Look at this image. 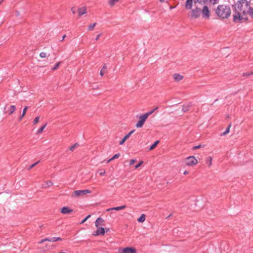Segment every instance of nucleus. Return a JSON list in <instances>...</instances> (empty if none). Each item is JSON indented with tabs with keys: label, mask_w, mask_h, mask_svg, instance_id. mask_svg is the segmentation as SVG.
<instances>
[{
	"label": "nucleus",
	"mask_w": 253,
	"mask_h": 253,
	"mask_svg": "<svg viewBox=\"0 0 253 253\" xmlns=\"http://www.w3.org/2000/svg\"><path fill=\"white\" fill-rule=\"evenodd\" d=\"M253 0H241L234 5L233 21L238 22L243 19H247L251 8Z\"/></svg>",
	"instance_id": "obj_1"
},
{
	"label": "nucleus",
	"mask_w": 253,
	"mask_h": 253,
	"mask_svg": "<svg viewBox=\"0 0 253 253\" xmlns=\"http://www.w3.org/2000/svg\"><path fill=\"white\" fill-rule=\"evenodd\" d=\"M216 13L222 18H227L230 15L231 10L227 6L219 5L216 10Z\"/></svg>",
	"instance_id": "obj_2"
},
{
	"label": "nucleus",
	"mask_w": 253,
	"mask_h": 253,
	"mask_svg": "<svg viewBox=\"0 0 253 253\" xmlns=\"http://www.w3.org/2000/svg\"><path fill=\"white\" fill-rule=\"evenodd\" d=\"M185 164L187 166H194L198 164V160L195 156H189L185 159Z\"/></svg>",
	"instance_id": "obj_3"
},
{
	"label": "nucleus",
	"mask_w": 253,
	"mask_h": 253,
	"mask_svg": "<svg viewBox=\"0 0 253 253\" xmlns=\"http://www.w3.org/2000/svg\"><path fill=\"white\" fill-rule=\"evenodd\" d=\"M201 13V9L200 8L196 7L190 11L189 17L190 19H197L200 16Z\"/></svg>",
	"instance_id": "obj_4"
},
{
	"label": "nucleus",
	"mask_w": 253,
	"mask_h": 253,
	"mask_svg": "<svg viewBox=\"0 0 253 253\" xmlns=\"http://www.w3.org/2000/svg\"><path fill=\"white\" fill-rule=\"evenodd\" d=\"M90 193L91 191L89 190H76L74 191L72 193V197L74 198H77Z\"/></svg>",
	"instance_id": "obj_5"
},
{
	"label": "nucleus",
	"mask_w": 253,
	"mask_h": 253,
	"mask_svg": "<svg viewBox=\"0 0 253 253\" xmlns=\"http://www.w3.org/2000/svg\"><path fill=\"white\" fill-rule=\"evenodd\" d=\"M148 117L147 115L145 113L140 115L139 117L138 121L135 125V126L137 128L142 127Z\"/></svg>",
	"instance_id": "obj_6"
},
{
	"label": "nucleus",
	"mask_w": 253,
	"mask_h": 253,
	"mask_svg": "<svg viewBox=\"0 0 253 253\" xmlns=\"http://www.w3.org/2000/svg\"><path fill=\"white\" fill-rule=\"evenodd\" d=\"M15 106L6 104L4 108V110L5 111L4 113L5 114L10 115L15 112Z\"/></svg>",
	"instance_id": "obj_7"
},
{
	"label": "nucleus",
	"mask_w": 253,
	"mask_h": 253,
	"mask_svg": "<svg viewBox=\"0 0 253 253\" xmlns=\"http://www.w3.org/2000/svg\"><path fill=\"white\" fill-rule=\"evenodd\" d=\"M119 253H136V250L134 248L127 247L119 250Z\"/></svg>",
	"instance_id": "obj_8"
},
{
	"label": "nucleus",
	"mask_w": 253,
	"mask_h": 253,
	"mask_svg": "<svg viewBox=\"0 0 253 253\" xmlns=\"http://www.w3.org/2000/svg\"><path fill=\"white\" fill-rule=\"evenodd\" d=\"M62 239L60 237H52V238H46L41 240L39 244H42L45 241H49L51 242H55L58 241H61Z\"/></svg>",
	"instance_id": "obj_9"
},
{
	"label": "nucleus",
	"mask_w": 253,
	"mask_h": 253,
	"mask_svg": "<svg viewBox=\"0 0 253 253\" xmlns=\"http://www.w3.org/2000/svg\"><path fill=\"white\" fill-rule=\"evenodd\" d=\"M203 17L209 19L210 17V12L207 6H204L202 11Z\"/></svg>",
	"instance_id": "obj_10"
},
{
	"label": "nucleus",
	"mask_w": 253,
	"mask_h": 253,
	"mask_svg": "<svg viewBox=\"0 0 253 253\" xmlns=\"http://www.w3.org/2000/svg\"><path fill=\"white\" fill-rule=\"evenodd\" d=\"M97 229L96 231H95L93 235L94 236H97L100 235H103L105 234V229L103 227H96Z\"/></svg>",
	"instance_id": "obj_11"
},
{
	"label": "nucleus",
	"mask_w": 253,
	"mask_h": 253,
	"mask_svg": "<svg viewBox=\"0 0 253 253\" xmlns=\"http://www.w3.org/2000/svg\"><path fill=\"white\" fill-rule=\"evenodd\" d=\"M135 131V130H131L128 134H127L123 138V139L120 141V142H119V144L122 145H123L125 142L128 139L130 135Z\"/></svg>",
	"instance_id": "obj_12"
},
{
	"label": "nucleus",
	"mask_w": 253,
	"mask_h": 253,
	"mask_svg": "<svg viewBox=\"0 0 253 253\" xmlns=\"http://www.w3.org/2000/svg\"><path fill=\"white\" fill-rule=\"evenodd\" d=\"M79 15L81 16L87 13V8L85 6L79 7L78 10Z\"/></svg>",
	"instance_id": "obj_13"
},
{
	"label": "nucleus",
	"mask_w": 253,
	"mask_h": 253,
	"mask_svg": "<svg viewBox=\"0 0 253 253\" xmlns=\"http://www.w3.org/2000/svg\"><path fill=\"white\" fill-rule=\"evenodd\" d=\"M104 220L103 218L101 217H98L97 218L95 222V225L96 227H98L101 225H104Z\"/></svg>",
	"instance_id": "obj_14"
},
{
	"label": "nucleus",
	"mask_w": 253,
	"mask_h": 253,
	"mask_svg": "<svg viewBox=\"0 0 253 253\" xmlns=\"http://www.w3.org/2000/svg\"><path fill=\"white\" fill-rule=\"evenodd\" d=\"M193 0H186L185 3V7L186 9H191L193 6Z\"/></svg>",
	"instance_id": "obj_15"
},
{
	"label": "nucleus",
	"mask_w": 253,
	"mask_h": 253,
	"mask_svg": "<svg viewBox=\"0 0 253 253\" xmlns=\"http://www.w3.org/2000/svg\"><path fill=\"white\" fill-rule=\"evenodd\" d=\"M173 77L174 81L176 82H179L183 78V77L179 74H174Z\"/></svg>",
	"instance_id": "obj_16"
},
{
	"label": "nucleus",
	"mask_w": 253,
	"mask_h": 253,
	"mask_svg": "<svg viewBox=\"0 0 253 253\" xmlns=\"http://www.w3.org/2000/svg\"><path fill=\"white\" fill-rule=\"evenodd\" d=\"M126 208V205H123V206H120V207H114V208H110V209H108L106 210V211H111V210H115V211H120V210H123L124 209H125Z\"/></svg>",
	"instance_id": "obj_17"
},
{
	"label": "nucleus",
	"mask_w": 253,
	"mask_h": 253,
	"mask_svg": "<svg viewBox=\"0 0 253 253\" xmlns=\"http://www.w3.org/2000/svg\"><path fill=\"white\" fill-rule=\"evenodd\" d=\"M72 211L69 208L64 207L61 209V212L63 214H68L70 213Z\"/></svg>",
	"instance_id": "obj_18"
},
{
	"label": "nucleus",
	"mask_w": 253,
	"mask_h": 253,
	"mask_svg": "<svg viewBox=\"0 0 253 253\" xmlns=\"http://www.w3.org/2000/svg\"><path fill=\"white\" fill-rule=\"evenodd\" d=\"M206 164L209 167H211L212 165V159L211 157H208L205 159Z\"/></svg>",
	"instance_id": "obj_19"
},
{
	"label": "nucleus",
	"mask_w": 253,
	"mask_h": 253,
	"mask_svg": "<svg viewBox=\"0 0 253 253\" xmlns=\"http://www.w3.org/2000/svg\"><path fill=\"white\" fill-rule=\"evenodd\" d=\"M28 109V106H26V107H24V108L23 110L22 115H21V116L19 118V121H20L22 119V118L25 115V114L26 113V111H27Z\"/></svg>",
	"instance_id": "obj_20"
},
{
	"label": "nucleus",
	"mask_w": 253,
	"mask_h": 253,
	"mask_svg": "<svg viewBox=\"0 0 253 253\" xmlns=\"http://www.w3.org/2000/svg\"><path fill=\"white\" fill-rule=\"evenodd\" d=\"M120 154L119 153L115 154L113 157H112L111 158H110V159L107 160L106 162V163L108 164L109 162H110L111 161H112V160H113L115 159L118 158L120 157Z\"/></svg>",
	"instance_id": "obj_21"
},
{
	"label": "nucleus",
	"mask_w": 253,
	"mask_h": 253,
	"mask_svg": "<svg viewBox=\"0 0 253 253\" xmlns=\"http://www.w3.org/2000/svg\"><path fill=\"white\" fill-rule=\"evenodd\" d=\"M145 220V215L144 214H141V215L138 218L137 220L139 222H143Z\"/></svg>",
	"instance_id": "obj_22"
},
{
	"label": "nucleus",
	"mask_w": 253,
	"mask_h": 253,
	"mask_svg": "<svg viewBox=\"0 0 253 253\" xmlns=\"http://www.w3.org/2000/svg\"><path fill=\"white\" fill-rule=\"evenodd\" d=\"M96 25V23H94L92 24H90L88 25V30L89 31H92L95 27V26Z\"/></svg>",
	"instance_id": "obj_23"
},
{
	"label": "nucleus",
	"mask_w": 253,
	"mask_h": 253,
	"mask_svg": "<svg viewBox=\"0 0 253 253\" xmlns=\"http://www.w3.org/2000/svg\"><path fill=\"white\" fill-rule=\"evenodd\" d=\"M159 143V141H155L154 144H153L149 148V150H153L156 146L158 145V144Z\"/></svg>",
	"instance_id": "obj_24"
},
{
	"label": "nucleus",
	"mask_w": 253,
	"mask_h": 253,
	"mask_svg": "<svg viewBox=\"0 0 253 253\" xmlns=\"http://www.w3.org/2000/svg\"><path fill=\"white\" fill-rule=\"evenodd\" d=\"M79 146L78 143H75V144L71 146L69 149L71 151L73 152L74 150Z\"/></svg>",
	"instance_id": "obj_25"
},
{
	"label": "nucleus",
	"mask_w": 253,
	"mask_h": 253,
	"mask_svg": "<svg viewBox=\"0 0 253 253\" xmlns=\"http://www.w3.org/2000/svg\"><path fill=\"white\" fill-rule=\"evenodd\" d=\"M106 67L105 66H104L103 68L101 69L100 72V75L101 76H103L104 74H105L106 70Z\"/></svg>",
	"instance_id": "obj_26"
},
{
	"label": "nucleus",
	"mask_w": 253,
	"mask_h": 253,
	"mask_svg": "<svg viewBox=\"0 0 253 253\" xmlns=\"http://www.w3.org/2000/svg\"><path fill=\"white\" fill-rule=\"evenodd\" d=\"M46 124H45L43 126H42L41 128H40L37 131V133L40 134V133H42L43 131V129L46 127Z\"/></svg>",
	"instance_id": "obj_27"
},
{
	"label": "nucleus",
	"mask_w": 253,
	"mask_h": 253,
	"mask_svg": "<svg viewBox=\"0 0 253 253\" xmlns=\"http://www.w3.org/2000/svg\"><path fill=\"white\" fill-rule=\"evenodd\" d=\"M119 0H110L109 1V4L110 6H113L117 2H118Z\"/></svg>",
	"instance_id": "obj_28"
},
{
	"label": "nucleus",
	"mask_w": 253,
	"mask_h": 253,
	"mask_svg": "<svg viewBox=\"0 0 253 253\" xmlns=\"http://www.w3.org/2000/svg\"><path fill=\"white\" fill-rule=\"evenodd\" d=\"M158 107H157L155 108L154 109H153L152 110H151L149 112H148L146 113L145 114L147 115L148 117H149L151 114H152V113H154L156 110H157L158 109Z\"/></svg>",
	"instance_id": "obj_29"
},
{
	"label": "nucleus",
	"mask_w": 253,
	"mask_h": 253,
	"mask_svg": "<svg viewBox=\"0 0 253 253\" xmlns=\"http://www.w3.org/2000/svg\"><path fill=\"white\" fill-rule=\"evenodd\" d=\"M53 185V183L51 181H48L45 182V184L44 186H43L44 187H48Z\"/></svg>",
	"instance_id": "obj_30"
},
{
	"label": "nucleus",
	"mask_w": 253,
	"mask_h": 253,
	"mask_svg": "<svg viewBox=\"0 0 253 253\" xmlns=\"http://www.w3.org/2000/svg\"><path fill=\"white\" fill-rule=\"evenodd\" d=\"M47 56H49V54H48V55L45 52H42L40 53V56L41 57V58H45Z\"/></svg>",
	"instance_id": "obj_31"
},
{
	"label": "nucleus",
	"mask_w": 253,
	"mask_h": 253,
	"mask_svg": "<svg viewBox=\"0 0 253 253\" xmlns=\"http://www.w3.org/2000/svg\"><path fill=\"white\" fill-rule=\"evenodd\" d=\"M230 127H231V124L229 125V126L227 128L226 130L221 134V135H225L227 134V133H228L229 132Z\"/></svg>",
	"instance_id": "obj_32"
},
{
	"label": "nucleus",
	"mask_w": 253,
	"mask_h": 253,
	"mask_svg": "<svg viewBox=\"0 0 253 253\" xmlns=\"http://www.w3.org/2000/svg\"><path fill=\"white\" fill-rule=\"evenodd\" d=\"M248 15H250L252 18H253V2H252L251 8H250V12L249 13Z\"/></svg>",
	"instance_id": "obj_33"
},
{
	"label": "nucleus",
	"mask_w": 253,
	"mask_h": 253,
	"mask_svg": "<svg viewBox=\"0 0 253 253\" xmlns=\"http://www.w3.org/2000/svg\"><path fill=\"white\" fill-rule=\"evenodd\" d=\"M61 64V62H57L52 68V70H55L57 69Z\"/></svg>",
	"instance_id": "obj_34"
},
{
	"label": "nucleus",
	"mask_w": 253,
	"mask_h": 253,
	"mask_svg": "<svg viewBox=\"0 0 253 253\" xmlns=\"http://www.w3.org/2000/svg\"><path fill=\"white\" fill-rule=\"evenodd\" d=\"M190 106L189 105H187L186 106H184L183 107L182 110L184 112H186L189 110V108Z\"/></svg>",
	"instance_id": "obj_35"
},
{
	"label": "nucleus",
	"mask_w": 253,
	"mask_h": 253,
	"mask_svg": "<svg viewBox=\"0 0 253 253\" xmlns=\"http://www.w3.org/2000/svg\"><path fill=\"white\" fill-rule=\"evenodd\" d=\"M39 119H40V117H36V118L34 119V121H33V123H34V125H35V124H36L37 123H38L39 122Z\"/></svg>",
	"instance_id": "obj_36"
},
{
	"label": "nucleus",
	"mask_w": 253,
	"mask_h": 253,
	"mask_svg": "<svg viewBox=\"0 0 253 253\" xmlns=\"http://www.w3.org/2000/svg\"><path fill=\"white\" fill-rule=\"evenodd\" d=\"M90 217V215H87L84 219H83L82 222H81V224H83L84 222H85L89 217Z\"/></svg>",
	"instance_id": "obj_37"
},
{
	"label": "nucleus",
	"mask_w": 253,
	"mask_h": 253,
	"mask_svg": "<svg viewBox=\"0 0 253 253\" xmlns=\"http://www.w3.org/2000/svg\"><path fill=\"white\" fill-rule=\"evenodd\" d=\"M209 0H196V1L199 3H204L209 1Z\"/></svg>",
	"instance_id": "obj_38"
},
{
	"label": "nucleus",
	"mask_w": 253,
	"mask_h": 253,
	"mask_svg": "<svg viewBox=\"0 0 253 253\" xmlns=\"http://www.w3.org/2000/svg\"><path fill=\"white\" fill-rule=\"evenodd\" d=\"M143 161L140 162L137 165H136L135 166V169H138L139 167H140L141 166V165L143 164Z\"/></svg>",
	"instance_id": "obj_39"
},
{
	"label": "nucleus",
	"mask_w": 253,
	"mask_h": 253,
	"mask_svg": "<svg viewBox=\"0 0 253 253\" xmlns=\"http://www.w3.org/2000/svg\"><path fill=\"white\" fill-rule=\"evenodd\" d=\"M136 162V159H132L130 160V163H129V165H132L133 164H134L135 162Z\"/></svg>",
	"instance_id": "obj_40"
},
{
	"label": "nucleus",
	"mask_w": 253,
	"mask_h": 253,
	"mask_svg": "<svg viewBox=\"0 0 253 253\" xmlns=\"http://www.w3.org/2000/svg\"><path fill=\"white\" fill-rule=\"evenodd\" d=\"M251 75H253V74H250V72L245 73H244L243 74V76L244 77H245V76H251Z\"/></svg>",
	"instance_id": "obj_41"
},
{
	"label": "nucleus",
	"mask_w": 253,
	"mask_h": 253,
	"mask_svg": "<svg viewBox=\"0 0 253 253\" xmlns=\"http://www.w3.org/2000/svg\"><path fill=\"white\" fill-rule=\"evenodd\" d=\"M201 147V145H197V146H195L193 147V150H195V149H199Z\"/></svg>",
	"instance_id": "obj_42"
},
{
	"label": "nucleus",
	"mask_w": 253,
	"mask_h": 253,
	"mask_svg": "<svg viewBox=\"0 0 253 253\" xmlns=\"http://www.w3.org/2000/svg\"><path fill=\"white\" fill-rule=\"evenodd\" d=\"M38 163H39V162H36V163H35L33 164V165H32L30 167L29 169H32V168H33L34 167H35L36 165H37V164H38Z\"/></svg>",
	"instance_id": "obj_43"
},
{
	"label": "nucleus",
	"mask_w": 253,
	"mask_h": 253,
	"mask_svg": "<svg viewBox=\"0 0 253 253\" xmlns=\"http://www.w3.org/2000/svg\"><path fill=\"white\" fill-rule=\"evenodd\" d=\"M105 174V171L104 170H101V171L100 172L99 174L100 175H104Z\"/></svg>",
	"instance_id": "obj_44"
},
{
	"label": "nucleus",
	"mask_w": 253,
	"mask_h": 253,
	"mask_svg": "<svg viewBox=\"0 0 253 253\" xmlns=\"http://www.w3.org/2000/svg\"><path fill=\"white\" fill-rule=\"evenodd\" d=\"M101 36V34H98V35H97V36L95 38V40L96 41H97L99 39V38Z\"/></svg>",
	"instance_id": "obj_45"
},
{
	"label": "nucleus",
	"mask_w": 253,
	"mask_h": 253,
	"mask_svg": "<svg viewBox=\"0 0 253 253\" xmlns=\"http://www.w3.org/2000/svg\"><path fill=\"white\" fill-rule=\"evenodd\" d=\"M71 10H72V13H73V14H75V13H76V11H75V10L74 9V8H73V7H72V8H71Z\"/></svg>",
	"instance_id": "obj_46"
},
{
	"label": "nucleus",
	"mask_w": 253,
	"mask_h": 253,
	"mask_svg": "<svg viewBox=\"0 0 253 253\" xmlns=\"http://www.w3.org/2000/svg\"><path fill=\"white\" fill-rule=\"evenodd\" d=\"M188 173H189V172L188 171L185 170L184 172H183V174L184 175H186V174H187Z\"/></svg>",
	"instance_id": "obj_47"
},
{
	"label": "nucleus",
	"mask_w": 253,
	"mask_h": 253,
	"mask_svg": "<svg viewBox=\"0 0 253 253\" xmlns=\"http://www.w3.org/2000/svg\"><path fill=\"white\" fill-rule=\"evenodd\" d=\"M65 37H66V35H64L63 36V37H62V41L64 40V39H65Z\"/></svg>",
	"instance_id": "obj_48"
},
{
	"label": "nucleus",
	"mask_w": 253,
	"mask_h": 253,
	"mask_svg": "<svg viewBox=\"0 0 253 253\" xmlns=\"http://www.w3.org/2000/svg\"><path fill=\"white\" fill-rule=\"evenodd\" d=\"M166 0H160V1L161 2H163L164 1H165Z\"/></svg>",
	"instance_id": "obj_49"
},
{
	"label": "nucleus",
	"mask_w": 253,
	"mask_h": 253,
	"mask_svg": "<svg viewBox=\"0 0 253 253\" xmlns=\"http://www.w3.org/2000/svg\"><path fill=\"white\" fill-rule=\"evenodd\" d=\"M250 74H253V71L250 72Z\"/></svg>",
	"instance_id": "obj_50"
},
{
	"label": "nucleus",
	"mask_w": 253,
	"mask_h": 253,
	"mask_svg": "<svg viewBox=\"0 0 253 253\" xmlns=\"http://www.w3.org/2000/svg\"><path fill=\"white\" fill-rule=\"evenodd\" d=\"M3 1V0H0V3Z\"/></svg>",
	"instance_id": "obj_51"
},
{
	"label": "nucleus",
	"mask_w": 253,
	"mask_h": 253,
	"mask_svg": "<svg viewBox=\"0 0 253 253\" xmlns=\"http://www.w3.org/2000/svg\"><path fill=\"white\" fill-rule=\"evenodd\" d=\"M172 8H173V7H170V9H172Z\"/></svg>",
	"instance_id": "obj_52"
}]
</instances>
